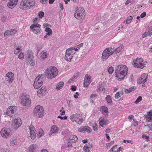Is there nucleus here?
Masks as SVG:
<instances>
[{
	"label": "nucleus",
	"instance_id": "412c9836",
	"mask_svg": "<svg viewBox=\"0 0 152 152\" xmlns=\"http://www.w3.org/2000/svg\"><path fill=\"white\" fill-rule=\"evenodd\" d=\"M34 127L32 125H31L29 127V129L30 130L31 138L32 139H34L36 137V133L34 130Z\"/></svg>",
	"mask_w": 152,
	"mask_h": 152
},
{
	"label": "nucleus",
	"instance_id": "8fccbe9b",
	"mask_svg": "<svg viewBox=\"0 0 152 152\" xmlns=\"http://www.w3.org/2000/svg\"><path fill=\"white\" fill-rule=\"evenodd\" d=\"M35 80L37 81V82H41L42 84L43 82V80H41V79H40L39 78L37 77L35 78Z\"/></svg>",
	"mask_w": 152,
	"mask_h": 152
},
{
	"label": "nucleus",
	"instance_id": "bb28decb",
	"mask_svg": "<svg viewBox=\"0 0 152 152\" xmlns=\"http://www.w3.org/2000/svg\"><path fill=\"white\" fill-rule=\"evenodd\" d=\"M73 56L69 52H66L65 58V59L68 61H70L72 59Z\"/></svg>",
	"mask_w": 152,
	"mask_h": 152
},
{
	"label": "nucleus",
	"instance_id": "4d7b16f0",
	"mask_svg": "<svg viewBox=\"0 0 152 152\" xmlns=\"http://www.w3.org/2000/svg\"><path fill=\"white\" fill-rule=\"evenodd\" d=\"M117 147V145H115L112 147L110 150H109V152H113V150H115V148Z\"/></svg>",
	"mask_w": 152,
	"mask_h": 152
},
{
	"label": "nucleus",
	"instance_id": "0eeeda50",
	"mask_svg": "<svg viewBox=\"0 0 152 152\" xmlns=\"http://www.w3.org/2000/svg\"><path fill=\"white\" fill-rule=\"evenodd\" d=\"M132 64L134 67L142 69L145 66L144 61L141 58H137L133 61Z\"/></svg>",
	"mask_w": 152,
	"mask_h": 152
},
{
	"label": "nucleus",
	"instance_id": "e433bc0d",
	"mask_svg": "<svg viewBox=\"0 0 152 152\" xmlns=\"http://www.w3.org/2000/svg\"><path fill=\"white\" fill-rule=\"evenodd\" d=\"M71 137V138H70V139H71V140H72L73 142H75L78 141V139L77 137L75 135H72Z\"/></svg>",
	"mask_w": 152,
	"mask_h": 152
},
{
	"label": "nucleus",
	"instance_id": "338daca9",
	"mask_svg": "<svg viewBox=\"0 0 152 152\" xmlns=\"http://www.w3.org/2000/svg\"><path fill=\"white\" fill-rule=\"evenodd\" d=\"M97 96V95L96 94H92L90 97V98H93L94 97H96Z\"/></svg>",
	"mask_w": 152,
	"mask_h": 152
},
{
	"label": "nucleus",
	"instance_id": "a19ab883",
	"mask_svg": "<svg viewBox=\"0 0 152 152\" xmlns=\"http://www.w3.org/2000/svg\"><path fill=\"white\" fill-rule=\"evenodd\" d=\"M114 71V68L112 66H110L108 69V72L109 74H112Z\"/></svg>",
	"mask_w": 152,
	"mask_h": 152
},
{
	"label": "nucleus",
	"instance_id": "09e8293b",
	"mask_svg": "<svg viewBox=\"0 0 152 152\" xmlns=\"http://www.w3.org/2000/svg\"><path fill=\"white\" fill-rule=\"evenodd\" d=\"M83 43H80V44L79 45H78L77 46H74V47L75 48H77L78 49V50H79V49L80 48V47H82L83 46Z\"/></svg>",
	"mask_w": 152,
	"mask_h": 152
},
{
	"label": "nucleus",
	"instance_id": "f3484780",
	"mask_svg": "<svg viewBox=\"0 0 152 152\" xmlns=\"http://www.w3.org/2000/svg\"><path fill=\"white\" fill-rule=\"evenodd\" d=\"M78 131L80 132L85 133L87 132L90 133L91 132V129L88 126H82L78 128Z\"/></svg>",
	"mask_w": 152,
	"mask_h": 152
},
{
	"label": "nucleus",
	"instance_id": "4c0bfd02",
	"mask_svg": "<svg viewBox=\"0 0 152 152\" xmlns=\"http://www.w3.org/2000/svg\"><path fill=\"white\" fill-rule=\"evenodd\" d=\"M132 19L133 18L132 16H129L128 17L126 21V23L127 24L130 23Z\"/></svg>",
	"mask_w": 152,
	"mask_h": 152
},
{
	"label": "nucleus",
	"instance_id": "dca6fc26",
	"mask_svg": "<svg viewBox=\"0 0 152 152\" xmlns=\"http://www.w3.org/2000/svg\"><path fill=\"white\" fill-rule=\"evenodd\" d=\"M91 82V77L88 75H86L85 76L84 83V86L85 87H87Z\"/></svg>",
	"mask_w": 152,
	"mask_h": 152
},
{
	"label": "nucleus",
	"instance_id": "ddd939ff",
	"mask_svg": "<svg viewBox=\"0 0 152 152\" xmlns=\"http://www.w3.org/2000/svg\"><path fill=\"white\" fill-rule=\"evenodd\" d=\"M11 130L10 128H4L1 131V136L5 138H7L10 135Z\"/></svg>",
	"mask_w": 152,
	"mask_h": 152
},
{
	"label": "nucleus",
	"instance_id": "37998d69",
	"mask_svg": "<svg viewBox=\"0 0 152 152\" xmlns=\"http://www.w3.org/2000/svg\"><path fill=\"white\" fill-rule=\"evenodd\" d=\"M17 144V142L16 140H12L10 142V144L14 146L15 145H16Z\"/></svg>",
	"mask_w": 152,
	"mask_h": 152
},
{
	"label": "nucleus",
	"instance_id": "58836bf2",
	"mask_svg": "<svg viewBox=\"0 0 152 152\" xmlns=\"http://www.w3.org/2000/svg\"><path fill=\"white\" fill-rule=\"evenodd\" d=\"M43 131L42 129H39V131L37 133V134L38 136L39 137H41L43 135Z\"/></svg>",
	"mask_w": 152,
	"mask_h": 152
},
{
	"label": "nucleus",
	"instance_id": "9b49d317",
	"mask_svg": "<svg viewBox=\"0 0 152 152\" xmlns=\"http://www.w3.org/2000/svg\"><path fill=\"white\" fill-rule=\"evenodd\" d=\"M22 124V121L20 118H18L16 119H14L12 123V127L15 130L19 128Z\"/></svg>",
	"mask_w": 152,
	"mask_h": 152
},
{
	"label": "nucleus",
	"instance_id": "ea45409f",
	"mask_svg": "<svg viewBox=\"0 0 152 152\" xmlns=\"http://www.w3.org/2000/svg\"><path fill=\"white\" fill-rule=\"evenodd\" d=\"M71 48H72V55L73 56L75 53L78 50V49L77 48H75L74 47H72Z\"/></svg>",
	"mask_w": 152,
	"mask_h": 152
},
{
	"label": "nucleus",
	"instance_id": "7ed1b4c3",
	"mask_svg": "<svg viewBox=\"0 0 152 152\" xmlns=\"http://www.w3.org/2000/svg\"><path fill=\"white\" fill-rule=\"evenodd\" d=\"M34 0H23L21 1L20 8L21 9H29L35 4Z\"/></svg>",
	"mask_w": 152,
	"mask_h": 152
},
{
	"label": "nucleus",
	"instance_id": "69168bd1",
	"mask_svg": "<svg viewBox=\"0 0 152 152\" xmlns=\"http://www.w3.org/2000/svg\"><path fill=\"white\" fill-rule=\"evenodd\" d=\"M48 0H40V2L43 4H45L47 3Z\"/></svg>",
	"mask_w": 152,
	"mask_h": 152
},
{
	"label": "nucleus",
	"instance_id": "1a4fd4ad",
	"mask_svg": "<svg viewBox=\"0 0 152 152\" xmlns=\"http://www.w3.org/2000/svg\"><path fill=\"white\" fill-rule=\"evenodd\" d=\"M27 57L26 58V64L27 65H30L33 66L34 65V60L33 59V55L32 52L30 51H28L27 53Z\"/></svg>",
	"mask_w": 152,
	"mask_h": 152
},
{
	"label": "nucleus",
	"instance_id": "6e6d98bb",
	"mask_svg": "<svg viewBox=\"0 0 152 152\" xmlns=\"http://www.w3.org/2000/svg\"><path fill=\"white\" fill-rule=\"evenodd\" d=\"M148 32H145L142 35V37L144 38L146 37L148 35Z\"/></svg>",
	"mask_w": 152,
	"mask_h": 152
},
{
	"label": "nucleus",
	"instance_id": "bf43d9fd",
	"mask_svg": "<svg viewBox=\"0 0 152 152\" xmlns=\"http://www.w3.org/2000/svg\"><path fill=\"white\" fill-rule=\"evenodd\" d=\"M72 48H70L67 49L66 50V52H69V53H70L71 54V55H72Z\"/></svg>",
	"mask_w": 152,
	"mask_h": 152
},
{
	"label": "nucleus",
	"instance_id": "49530a36",
	"mask_svg": "<svg viewBox=\"0 0 152 152\" xmlns=\"http://www.w3.org/2000/svg\"><path fill=\"white\" fill-rule=\"evenodd\" d=\"M93 129L94 131H97L98 129V126L96 123H94L92 125Z\"/></svg>",
	"mask_w": 152,
	"mask_h": 152
},
{
	"label": "nucleus",
	"instance_id": "cd10ccee",
	"mask_svg": "<svg viewBox=\"0 0 152 152\" xmlns=\"http://www.w3.org/2000/svg\"><path fill=\"white\" fill-rule=\"evenodd\" d=\"M105 100L107 101V103L109 105H110L112 104L113 101L110 96L108 95L105 98Z\"/></svg>",
	"mask_w": 152,
	"mask_h": 152
},
{
	"label": "nucleus",
	"instance_id": "6ab92c4d",
	"mask_svg": "<svg viewBox=\"0 0 152 152\" xmlns=\"http://www.w3.org/2000/svg\"><path fill=\"white\" fill-rule=\"evenodd\" d=\"M5 80L8 82L12 83L13 80V74L11 72H8L7 74Z\"/></svg>",
	"mask_w": 152,
	"mask_h": 152
},
{
	"label": "nucleus",
	"instance_id": "9d476101",
	"mask_svg": "<svg viewBox=\"0 0 152 152\" xmlns=\"http://www.w3.org/2000/svg\"><path fill=\"white\" fill-rule=\"evenodd\" d=\"M40 27V25L36 23L31 25L30 28L34 34H40L41 32V29Z\"/></svg>",
	"mask_w": 152,
	"mask_h": 152
},
{
	"label": "nucleus",
	"instance_id": "4be33fe9",
	"mask_svg": "<svg viewBox=\"0 0 152 152\" xmlns=\"http://www.w3.org/2000/svg\"><path fill=\"white\" fill-rule=\"evenodd\" d=\"M144 116L148 122L152 121V110H150L147 114L144 115Z\"/></svg>",
	"mask_w": 152,
	"mask_h": 152
},
{
	"label": "nucleus",
	"instance_id": "c9c22d12",
	"mask_svg": "<svg viewBox=\"0 0 152 152\" xmlns=\"http://www.w3.org/2000/svg\"><path fill=\"white\" fill-rule=\"evenodd\" d=\"M45 31L47 32L46 33L47 35L50 36L52 34V31L51 29L48 27H47L45 29Z\"/></svg>",
	"mask_w": 152,
	"mask_h": 152
},
{
	"label": "nucleus",
	"instance_id": "774afa93",
	"mask_svg": "<svg viewBox=\"0 0 152 152\" xmlns=\"http://www.w3.org/2000/svg\"><path fill=\"white\" fill-rule=\"evenodd\" d=\"M79 95L78 93L77 92H76L75 94L74 95V97L75 99H77L78 98V96Z\"/></svg>",
	"mask_w": 152,
	"mask_h": 152
},
{
	"label": "nucleus",
	"instance_id": "a878e982",
	"mask_svg": "<svg viewBox=\"0 0 152 152\" xmlns=\"http://www.w3.org/2000/svg\"><path fill=\"white\" fill-rule=\"evenodd\" d=\"M37 146L36 145H32L29 147L28 151L27 152H36Z\"/></svg>",
	"mask_w": 152,
	"mask_h": 152
},
{
	"label": "nucleus",
	"instance_id": "f257e3e1",
	"mask_svg": "<svg viewBox=\"0 0 152 152\" xmlns=\"http://www.w3.org/2000/svg\"><path fill=\"white\" fill-rule=\"evenodd\" d=\"M128 71V69L126 65L117 66L115 68V73L117 79L123 80L125 77H127Z\"/></svg>",
	"mask_w": 152,
	"mask_h": 152
},
{
	"label": "nucleus",
	"instance_id": "13d9d810",
	"mask_svg": "<svg viewBox=\"0 0 152 152\" xmlns=\"http://www.w3.org/2000/svg\"><path fill=\"white\" fill-rule=\"evenodd\" d=\"M73 142L72 140L69 141L67 144L68 147H72V143Z\"/></svg>",
	"mask_w": 152,
	"mask_h": 152
},
{
	"label": "nucleus",
	"instance_id": "5701e85b",
	"mask_svg": "<svg viewBox=\"0 0 152 152\" xmlns=\"http://www.w3.org/2000/svg\"><path fill=\"white\" fill-rule=\"evenodd\" d=\"M58 128L56 126L53 125L51 128L50 131L49 133V135H51L53 134H56L58 132Z\"/></svg>",
	"mask_w": 152,
	"mask_h": 152
},
{
	"label": "nucleus",
	"instance_id": "a211bd4d",
	"mask_svg": "<svg viewBox=\"0 0 152 152\" xmlns=\"http://www.w3.org/2000/svg\"><path fill=\"white\" fill-rule=\"evenodd\" d=\"M18 0H10L7 3V6L10 8H13L17 5Z\"/></svg>",
	"mask_w": 152,
	"mask_h": 152
},
{
	"label": "nucleus",
	"instance_id": "de8ad7c7",
	"mask_svg": "<svg viewBox=\"0 0 152 152\" xmlns=\"http://www.w3.org/2000/svg\"><path fill=\"white\" fill-rule=\"evenodd\" d=\"M37 77H38L40 79H41V80L44 81L45 78V75L44 74H42L41 75H39Z\"/></svg>",
	"mask_w": 152,
	"mask_h": 152
},
{
	"label": "nucleus",
	"instance_id": "79ce46f5",
	"mask_svg": "<svg viewBox=\"0 0 152 152\" xmlns=\"http://www.w3.org/2000/svg\"><path fill=\"white\" fill-rule=\"evenodd\" d=\"M123 48V47L122 45L121 46H119L115 50V51L116 53H118L119 52L121 51Z\"/></svg>",
	"mask_w": 152,
	"mask_h": 152
},
{
	"label": "nucleus",
	"instance_id": "a18cd8bd",
	"mask_svg": "<svg viewBox=\"0 0 152 152\" xmlns=\"http://www.w3.org/2000/svg\"><path fill=\"white\" fill-rule=\"evenodd\" d=\"M134 3V1L133 0H127V1L126 2V5H127L131 3V4H133Z\"/></svg>",
	"mask_w": 152,
	"mask_h": 152
},
{
	"label": "nucleus",
	"instance_id": "864d4df0",
	"mask_svg": "<svg viewBox=\"0 0 152 152\" xmlns=\"http://www.w3.org/2000/svg\"><path fill=\"white\" fill-rule=\"evenodd\" d=\"M92 146L93 145L92 144L88 143L85 145L84 146H86V148H87L89 149L92 148Z\"/></svg>",
	"mask_w": 152,
	"mask_h": 152
},
{
	"label": "nucleus",
	"instance_id": "393cba45",
	"mask_svg": "<svg viewBox=\"0 0 152 152\" xmlns=\"http://www.w3.org/2000/svg\"><path fill=\"white\" fill-rule=\"evenodd\" d=\"M100 110L101 111V112L105 116H107L108 112V109L107 107L104 106H102L100 109Z\"/></svg>",
	"mask_w": 152,
	"mask_h": 152
},
{
	"label": "nucleus",
	"instance_id": "052dcab7",
	"mask_svg": "<svg viewBox=\"0 0 152 152\" xmlns=\"http://www.w3.org/2000/svg\"><path fill=\"white\" fill-rule=\"evenodd\" d=\"M86 146H84L83 149L85 152H89V149L88 148H86Z\"/></svg>",
	"mask_w": 152,
	"mask_h": 152
},
{
	"label": "nucleus",
	"instance_id": "f03ea898",
	"mask_svg": "<svg viewBox=\"0 0 152 152\" xmlns=\"http://www.w3.org/2000/svg\"><path fill=\"white\" fill-rule=\"evenodd\" d=\"M58 73L57 68L55 66H50L45 71L46 75L48 79H50L55 77Z\"/></svg>",
	"mask_w": 152,
	"mask_h": 152
},
{
	"label": "nucleus",
	"instance_id": "0e129e2a",
	"mask_svg": "<svg viewBox=\"0 0 152 152\" xmlns=\"http://www.w3.org/2000/svg\"><path fill=\"white\" fill-rule=\"evenodd\" d=\"M1 20L2 22H4L6 20V18L4 16H3L1 18Z\"/></svg>",
	"mask_w": 152,
	"mask_h": 152
},
{
	"label": "nucleus",
	"instance_id": "f8f14e48",
	"mask_svg": "<svg viewBox=\"0 0 152 152\" xmlns=\"http://www.w3.org/2000/svg\"><path fill=\"white\" fill-rule=\"evenodd\" d=\"M110 51L108 48L105 49L102 53V59L103 61H105L111 55Z\"/></svg>",
	"mask_w": 152,
	"mask_h": 152
},
{
	"label": "nucleus",
	"instance_id": "72a5a7b5",
	"mask_svg": "<svg viewBox=\"0 0 152 152\" xmlns=\"http://www.w3.org/2000/svg\"><path fill=\"white\" fill-rule=\"evenodd\" d=\"M123 92L120 91H118L116 93V94L115 95V97L116 99H118L121 96L123 95Z\"/></svg>",
	"mask_w": 152,
	"mask_h": 152
},
{
	"label": "nucleus",
	"instance_id": "2f4dec72",
	"mask_svg": "<svg viewBox=\"0 0 152 152\" xmlns=\"http://www.w3.org/2000/svg\"><path fill=\"white\" fill-rule=\"evenodd\" d=\"M64 85V82L62 81H61L59 82L58 84L56 85V88L58 90H59L63 87Z\"/></svg>",
	"mask_w": 152,
	"mask_h": 152
},
{
	"label": "nucleus",
	"instance_id": "c03bdc74",
	"mask_svg": "<svg viewBox=\"0 0 152 152\" xmlns=\"http://www.w3.org/2000/svg\"><path fill=\"white\" fill-rule=\"evenodd\" d=\"M142 99V97L141 96H140L136 99V100L134 102V103L137 104L139 102H140Z\"/></svg>",
	"mask_w": 152,
	"mask_h": 152
},
{
	"label": "nucleus",
	"instance_id": "6e6552de",
	"mask_svg": "<svg viewBox=\"0 0 152 152\" xmlns=\"http://www.w3.org/2000/svg\"><path fill=\"white\" fill-rule=\"evenodd\" d=\"M71 120L72 121H75L79 124H81L83 123V119L80 115L75 114L72 115L70 117Z\"/></svg>",
	"mask_w": 152,
	"mask_h": 152
},
{
	"label": "nucleus",
	"instance_id": "4468645a",
	"mask_svg": "<svg viewBox=\"0 0 152 152\" xmlns=\"http://www.w3.org/2000/svg\"><path fill=\"white\" fill-rule=\"evenodd\" d=\"M148 75L146 74L143 73L140 77H139L137 80V82L138 84H141L142 83H144L147 80Z\"/></svg>",
	"mask_w": 152,
	"mask_h": 152
},
{
	"label": "nucleus",
	"instance_id": "f704fd0d",
	"mask_svg": "<svg viewBox=\"0 0 152 152\" xmlns=\"http://www.w3.org/2000/svg\"><path fill=\"white\" fill-rule=\"evenodd\" d=\"M135 89V87L132 86L129 88L128 89H126L125 90V92L126 93H129L130 92L134 91Z\"/></svg>",
	"mask_w": 152,
	"mask_h": 152
},
{
	"label": "nucleus",
	"instance_id": "20e7f679",
	"mask_svg": "<svg viewBox=\"0 0 152 152\" xmlns=\"http://www.w3.org/2000/svg\"><path fill=\"white\" fill-rule=\"evenodd\" d=\"M85 16V10L84 8L81 7H79L75 12L74 16L77 19H83Z\"/></svg>",
	"mask_w": 152,
	"mask_h": 152
},
{
	"label": "nucleus",
	"instance_id": "2eb2a0df",
	"mask_svg": "<svg viewBox=\"0 0 152 152\" xmlns=\"http://www.w3.org/2000/svg\"><path fill=\"white\" fill-rule=\"evenodd\" d=\"M16 107L14 106H10L7 109V111L4 112V114L5 115L10 116L11 115L10 113H14L16 111Z\"/></svg>",
	"mask_w": 152,
	"mask_h": 152
},
{
	"label": "nucleus",
	"instance_id": "39448f33",
	"mask_svg": "<svg viewBox=\"0 0 152 152\" xmlns=\"http://www.w3.org/2000/svg\"><path fill=\"white\" fill-rule=\"evenodd\" d=\"M20 103L23 106H28L31 104V100L29 98L28 95L24 94H23L20 98Z\"/></svg>",
	"mask_w": 152,
	"mask_h": 152
},
{
	"label": "nucleus",
	"instance_id": "c85d7f7f",
	"mask_svg": "<svg viewBox=\"0 0 152 152\" xmlns=\"http://www.w3.org/2000/svg\"><path fill=\"white\" fill-rule=\"evenodd\" d=\"M42 84L41 82H37V81H34V86L35 88L37 89L41 87Z\"/></svg>",
	"mask_w": 152,
	"mask_h": 152
},
{
	"label": "nucleus",
	"instance_id": "e2e57ef3",
	"mask_svg": "<svg viewBox=\"0 0 152 152\" xmlns=\"http://www.w3.org/2000/svg\"><path fill=\"white\" fill-rule=\"evenodd\" d=\"M146 15V12H144L142 13L140 15V17L141 18H142L144 17Z\"/></svg>",
	"mask_w": 152,
	"mask_h": 152
},
{
	"label": "nucleus",
	"instance_id": "423d86ee",
	"mask_svg": "<svg viewBox=\"0 0 152 152\" xmlns=\"http://www.w3.org/2000/svg\"><path fill=\"white\" fill-rule=\"evenodd\" d=\"M34 116L41 118L43 116L44 113L43 107L40 105L37 106L34 110Z\"/></svg>",
	"mask_w": 152,
	"mask_h": 152
},
{
	"label": "nucleus",
	"instance_id": "473e14b6",
	"mask_svg": "<svg viewBox=\"0 0 152 152\" xmlns=\"http://www.w3.org/2000/svg\"><path fill=\"white\" fill-rule=\"evenodd\" d=\"M41 54L40 57L41 59L44 60L47 57L48 53L46 51H43L42 52Z\"/></svg>",
	"mask_w": 152,
	"mask_h": 152
},
{
	"label": "nucleus",
	"instance_id": "aec40b11",
	"mask_svg": "<svg viewBox=\"0 0 152 152\" xmlns=\"http://www.w3.org/2000/svg\"><path fill=\"white\" fill-rule=\"evenodd\" d=\"M16 32V30L14 29L7 30L5 32L4 36L5 37L7 36H12L14 35Z\"/></svg>",
	"mask_w": 152,
	"mask_h": 152
},
{
	"label": "nucleus",
	"instance_id": "7c9ffc66",
	"mask_svg": "<svg viewBox=\"0 0 152 152\" xmlns=\"http://www.w3.org/2000/svg\"><path fill=\"white\" fill-rule=\"evenodd\" d=\"M14 53L15 54H17L22 50L21 48L17 47V46L15 45L14 47Z\"/></svg>",
	"mask_w": 152,
	"mask_h": 152
},
{
	"label": "nucleus",
	"instance_id": "5fc2aeb1",
	"mask_svg": "<svg viewBox=\"0 0 152 152\" xmlns=\"http://www.w3.org/2000/svg\"><path fill=\"white\" fill-rule=\"evenodd\" d=\"M67 117L66 116H65L64 117H62L60 116H58V118H60L61 120H66L67 119Z\"/></svg>",
	"mask_w": 152,
	"mask_h": 152
},
{
	"label": "nucleus",
	"instance_id": "603ef678",
	"mask_svg": "<svg viewBox=\"0 0 152 152\" xmlns=\"http://www.w3.org/2000/svg\"><path fill=\"white\" fill-rule=\"evenodd\" d=\"M44 14V12H43L42 11H40V12H39L38 15H39V17L40 18H42V17H43Z\"/></svg>",
	"mask_w": 152,
	"mask_h": 152
},
{
	"label": "nucleus",
	"instance_id": "c756f323",
	"mask_svg": "<svg viewBox=\"0 0 152 152\" xmlns=\"http://www.w3.org/2000/svg\"><path fill=\"white\" fill-rule=\"evenodd\" d=\"M46 91L45 88L43 87H41L40 89L38 90L37 91V94L38 96L39 94H42V95L45 93Z\"/></svg>",
	"mask_w": 152,
	"mask_h": 152
},
{
	"label": "nucleus",
	"instance_id": "b1692460",
	"mask_svg": "<svg viewBox=\"0 0 152 152\" xmlns=\"http://www.w3.org/2000/svg\"><path fill=\"white\" fill-rule=\"evenodd\" d=\"M99 121L100 125H101L102 126H103V125H106L109 123L108 120L106 119L103 117L100 118Z\"/></svg>",
	"mask_w": 152,
	"mask_h": 152
},
{
	"label": "nucleus",
	"instance_id": "680f3d73",
	"mask_svg": "<svg viewBox=\"0 0 152 152\" xmlns=\"http://www.w3.org/2000/svg\"><path fill=\"white\" fill-rule=\"evenodd\" d=\"M142 137L143 138H145L147 140V141H148V140L149 139V137L148 136H146V135H143L142 136Z\"/></svg>",
	"mask_w": 152,
	"mask_h": 152
},
{
	"label": "nucleus",
	"instance_id": "3c124183",
	"mask_svg": "<svg viewBox=\"0 0 152 152\" xmlns=\"http://www.w3.org/2000/svg\"><path fill=\"white\" fill-rule=\"evenodd\" d=\"M24 56L23 53H21L18 55V58L19 59H23L24 58Z\"/></svg>",
	"mask_w": 152,
	"mask_h": 152
}]
</instances>
